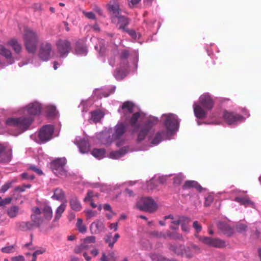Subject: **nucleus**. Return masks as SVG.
<instances>
[{"label": "nucleus", "mask_w": 261, "mask_h": 261, "mask_svg": "<svg viewBox=\"0 0 261 261\" xmlns=\"http://www.w3.org/2000/svg\"><path fill=\"white\" fill-rule=\"evenodd\" d=\"M32 212L31 219L34 227H40L42 224L50 221L53 217L52 210L49 206H44L42 211L38 207H34Z\"/></svg>", "instance_id": "1"}, {"label": "nucleus", "mask_w": 261, "mask_h": 261, "mask_svg": "<svg viewBox=\"0 0 261 261\" xmlns=\"http://www.w3.org/2000/svg\"><path fill=\"white\" fill-rule=\"evenodd\" d=\"M23 38L27 50L30 53H35L39 42L37 33L31 28H25Z\"/></svg>", "instance_id": "2"}, {"label": "nucleus", "mask_w": 261, "mask_h": 261, "mask_svg": "<svg viewBox=\"0 0 261 261\" xmlns=\"http://www.w3.org/2000/svg\"><path fill=\"white\" fill-rule=\"evenodd\" d=\"M158 122V119L154 117H150L143 123L139 124L136 131H138L137 142L142 141L148 134L151 128Z\"/></svg>", "instance_id": "3"}, {"label": "nucleus", "mask_w": 261, "mask_h": 261, "mask_svg": "<svg viewBox=\"0 0 261 261\" xmlns=\"http://www.w3.org/2000/svg\"><path fill=\"white\" fill-rule=\"evenodd\" d=\"M33 121L31 117H21L19 118H11L8 119L6 123L7 125L17 127L23 132L28 129Z\"/></svg>", "instance_id": "4"}, {"label": "nucleus", "mask_w": 261, "mask_h": 261, "mask_svg": "<svg viewBox=\"0 0 261 261\" xmlns=\"http://www.w3.org/2000/svg\"><path fill=\"white\" fill-rule=\"evenodd\" d=\"M138 209L144 212L153 213L158 207V205L153 199L150 197H142L137 203Z\"/></svg>", "instance_id": "5"}, {"label": "nucleus", "mask_w": 261, "mask_h": 261, "mask_svg": "<svg viewBox=\"0 0 261 261\" xmlns=\"http://www.w3.org/2000/svg\"><path fill=\"white\" fill-rule=\"evenodd\" d=\"M66 164L65 158L57 159L50 162V168L58 176H66L67 174V171L65 168Z\"/></svg>", "instance_id": "6"}, {"label": "nucleus", "mask_w": 261, "mask_h": 261, "mask_svg": "<svg viewBox=\"0 0 261 261\" xmlns=\"http://www.w3.org/2000/svg\"><path fill=\"white\" fill-rule=\"evenodd\" d=\"M165 118L164 125L169 132L176 131L178 128L179 122L177 116L173 114H168L163 115Z\"/></svg>", "instance_id": "7"}, {"label": "nucleus", "mask_w": 261, "mask_h": 261, "mask_svg": "<svg viewBox=\"0 0 261 261\" xmlns=\"http://www.w3.org/2000/svg\"><path fill=\"white\" fill-rule=\"evenodd\" d=\"M199 240L203 244L210 247L222 248L226 246L225 242L219 238L200 236L199 237Z\"/></svg>", "instance_id": "8"}, {"label": "nucleus", "mask_w": 261, "mask_h": 261, "mask_svg": "<svg viewBox=\"0 0 261 261\" xmlns=\"http://www.w3.org/2000/svg\"><path fill=\"white\" fill-rule=\"evenodd\" d=\"M57 50L61 58H65L69 53L71 49V43L66 39H59L56 43Z\"/></svg>", "instance_id": "9"}, {"label": "nucleus", "mask_w": 261, "mask_h": 261, "mask_svg": "<svg viewBox=\"0 0 261 261\" xmlns=\"http://www.w3.org/2000/svg\"><path fill=\"white\" fill-rule=\"evenodd\" d=\"M54 131L53 125H45L42 127L38 133V138L41 143H45L52 138Z\"/></svg>", "instance_id": "10"}, {"label": "nucleus", "mask_w": 261, "mask_h": 261, "mask_svg": "<svg viewBox=\"0 0 261 261\" xmlns=\"http://www.w3.org/2000/svg\"><path fill=\"white\" fill-rule=\"evenodd\" d=\"M52 45L48 42H42L40 46L38 56L43 61H47L50 58Z\"/></svg>", "instance_id": "11"}, {"label": "nucleus", "mask_w": 261, "mask_h": 261, "mask_svg": "<svg viewBox=\"0 0 261 261\" xmlns=\"http://www.w3.org/2000/svg\"><path fill=\"white\" fill-rule=\"evenodd\" d=\"M222 116L225 121L228 124H233L244 119L242 115L226 110L224 111Z\"/></svg>", "instance_id": "12"}, {"label": "nucleus", "mask_w": 261, "mask_h": 261, "mask_svg": "<svg viewBox=\"0 0 261 261\" xmlns=\"http://www.w3.org/2000/svg\"><path fill=\"white\" fill-rule=\"evenodd\" d=\"M199 102L206 110H211L214 106V101L208 94H204L199 97Z\"/></svg>", "instance_id": "13"}, {"label": "nucleus", "mask_w": 261, "mask_h": 261, "mask_svg": "<svg viewBox=\"0 0 261 261\" xmlns=\"http://www.w3.org/2000/svg\"><path fill=\"white\" fill-rule=\"evenodd\" d=\"M12 149L10 148L8 150H6L5 147L0 146V162H9L12 159Z\"/></svg>", "instance_id": "14"}, {"label": "nucleus", "mask_w": 261, "mask_h": 261, "mask_svg": "<svg viewBox=\"0 0 261 261\" xmlns=\"http://www.w3.org/2000/svg\"><path fill=\"white\" fill-rule=\"evenodd\" d=\"M90 230L92 233L94 234L105 232L106 230L105 225L101 221L97 220L91 223Z\"/></svg>", "instance_id": "15"}, {"label": "nucleus", "mask_w": 261, "mask_h": 261, "mask_svg": "<svg viewBox=\"0 0 261 261\" xmlns=\"http://www.w3.org/2000/svg\"><path fill=\"white\" fill-rule=\"evenodd\" d=\"M234 201L245 207L250 206L253 208H255V203L251 200L248 195H246L244 197H236L234 199Z\"/></svg>", "instance_id": "16"}, {"label": "nucleus", "mask_w": 261, "mask_h": 261, "mask_svg": "<svg viewBox=\"0 0 261 261\" xmlns=\"http://www.w3.org/2000/svg\"><path fill=\"white\" fill-rule=\"evenodd\" d=\"M117 19V26L119 30H122L123 31H127L125 27L129 23V21L127 18L123 16H115L112 18V21H114L116 19Z\"/></svg>", "instance_id": "17"}, {"label": "nucleus", "mask_w": 261, "mask_h": 261, "mask_svg": "<svg viewBox=\"0 0 261 261\" xmlns=\"http://www.w3.org/2000/svg\"><path fill=\"white\" fill-rule=\"evenodd\" d=\"M193 110L195 117L198 119H204L207 116V113L199 105L194 103Z\"/></svg>", "instance_id": "18"}, {"label": "nucleus", "mask_w": 261, "mask_h": 261, "mask_svg": "<svg viewBox=\"0 0 261 261\" xmlns=\"http://www.w3.org/2000/svg\"><path fill=\"white\" fill-rule=\"evenodd\" d=\"M34 224L30 221L18 222L16 223V228L17 230L26 231L32 230L34 228Z\"/></svg>", "instance_id": "19"}, {"label": "nucleus", "mask_w": 261, "mask_h": 261, "mask_svg": "<svg viewBox=\"0 0 261 261\" xmlns=\"http://www.w3.org/2000/svg\"><path fill=\"white\" fill-rule=\"evenodd\" d=\"M218 228L223 234L231 236L233 233V229L229 225L224 222H219L217 224Z\"/></svg>", "instance_id": "20"}, {"label": "nucleus", "mask_w": 261, "mask_h": 261, "mask_svg": "<svg viewBox=\"0 0 261 261\" xmlns=\"http://www.w3.org/2000/svg\"><path fill=\"white\" fill-rule=\"evenodd\" d=\"M119 238L120 235L118 233H116L114 237H112V233L109 232L105 235L104 240L106 243L108 244L109 247L112 248Z\"/></svg>", "instance_id": "21"}, {"label": "nucleus", "mask_w": 261, "mask_h": 261, "mask_svg": "<svg viewBox=\"0 0 261 261\" xmlns=\"http://www.w3.org/2000/svg\"><path fill=\"white\" fill-rule=\"evenodd\" d=\"M27 111L29 115H36L40 113L41 106L38 103H32L27 106Z\"/></svg>", "instance_id": "22"}, {"label": "nucleus", "mask_w": 261, "mask_h": 261, "mask_svg": "<svg viewBox=\"0 0 261 261\" xmlns=\"http://www.w3.org/2000/svg\"><path fill=\"white\" fill-rule=\"evenodd\" d=\"M126 130L125 125L123 123H118L115 127V133L113 135V137L115 139H118L124 134Z\"/></svg>", "instance_id": "23"}, {"label": "nucleus", "mask_w": 261, "mask_h": 261, "mask_svg": "<svg viewBox=\"0 0 261 261\" xmlns=\"http://www.w3.org/2000/svg\"><path fill=\"white\" fill-rule=\"evenodd\" d=\"M169 249L177 255H184L185 246L179 244H170Z\"/></svg>", "instance_id": "24"}, {"label": "nucleus", "mask_w": 261, "mask_h": 261, "mask_svg": "<svg viewBox=\"0 0 261 261\" xmlns=\"http://www.w3.org/2000/svg\"><path fill=\"white\" fill-rule=\"evenodd\" d=\"M191 188H195L199 191H201L202 187L195 180H187L186 181L182 186V189L184 190L188 189Z\"/></svg>", "instance_id": "25"}, {"label": "nucleus", "mask_w": 261, "mask_h": 261, "mask_svg": "<svg viewBox=\"0 0 261 261\" xmlns=\"http://www.w3.org/2000/svg\"><path fill=\"white\" fill-rule=\"evenodd\" d=\"M166 134L165 130L158 132L154 138L150 141V143L153 145H156L161 142L163 139V136Z\"/></svg>", "instance_id": "26"}, {"label": "nucleus", "mask_w": 261, "mask_h": 261, "mask_svg": "<svg viewBox=\"0 0 261 261\" xmlns=\"http://www.w3.org/2000/svg\"><path fill=\"white\" fill-rule=\"evenodd\" d=\"M71 208L75 211H80L82 209V205L76 197H72L70 200Z\"/></svg>", "instance_id": "27"}, {"label": "nucleus", "mask_w": 261, "mask_h": 261, "mask_svg": "<svg viewBox=\"0 0 261 261\" xmlns=\"http://www.w3.org/2000/svg\"><path fill=\"white\" fill-rule=\"evenodd\" d=\"M8 43L12 47L16 53L19 54L21 52L22 50L21 45L18 43L16 39L14 38L11 39Z\"/></svg>", "instance_id": "28"}, {"label": "nucleus", "mask_w": 261, "mask_h": 261, "mask_svg": "<svg viewBox=\"0 0 261 261\" xmlns=\"http://www.w3.org/2000/svg\"><path fill=\"white\" fill-rule=\"evenodd\" d=\"M127 151V147H124L121 148L119 150L112 152L110 154V156L111 158L117 159L121 158L123 155L125 154Z\"/></svg>", "instance_id": "29"}, {"label": "nucleus", "mask_w": 261, "mask_h": 261, "mask_svg": "<svg viewBox=\"0 0 261 261\" xmlns=\"http://www.w3.org/2000/svg\"><path fill=\"white\" fill-rule=\"evenodd\" d=\"M19 207L17 205H13L9 207L7 210V214L11 218H14L18 215Z\"/></svg>", "instance_id": "30"}, {"label": "nucleus", "mask_w": 261, "mask_h": 261, "mask_svg": "<svg viewBox=\"0 0 261 261\" xmlns=\"http://www.w3.org/2000/svg\"><path fill=\"white\" fill-rule=\"evenodd\" d=\"M79 146L80 151L83 153H87L90 150L89 143L86 140H81Z\"/></svg>", "instance_id": "31"}, {"label": "nucleus", "mask_w": 261, "mask_h": 261, "mask_svg": "<svg viewBox=\"0 0 261 261\" xmlns=\"http://www.w3.org/2000/svg\"><path fill=\"white\" fill-rule=\"evenodd\" d=\"M52 198L57 200L62 201L65 198V194L61 189L57 188L54 190V195Z\"/></svg>", "instance_id": "32"}, {"label": "nucleus", "mask_w": 261, "mask_h": 261, "mask_svg": "<svg viewBox=\"0 0 261 261\" xmlns=\"http://www.w3.org/2000/svg\"><path fill=\"white\" fill-rule=\"evenodd\" d=\"M0 55L4 56L7 59L12 58L11 51L1 44H0Z\"/></svg>", "instance_id": "33"}, {"label": "nucleus", "mask_w": 261, "mask_h": 261, "mask_svg": "<svg viewBox=\"0 0 261 261\" xmlns=\"http://www.w3.org/2000/svg\"><path fill=\"white\" fill-rule=\"evenodd\" d=\"M190 222V219L187 217H182V221L181 222V229L182 231L188 232L189 231V227L188 224Z\"/></svg>", "instance_id": "34"}, {"label": "nucleus", "mask_w": 261, "mask_h": 261, "mask_svg": "<svg viewBox=\"0 0 261 261\" xmlns=\"http://www.w3.org/2000/svg\"><path fill=\"white\" fill-rule=\"evenodd\" d=\"M140 117V114L139 112L135 113L133 114L132 117L130 118V122L132 127L134 128V129H136L137 127L138 126L136 125V123L137 122L139 118Z\"/></svg>", "instance_id": "35"}, {"label": "nucleus", "mask_w": 261, "mask_h": 261, "mask_svg": "<svg viewBox=\"0 0 261 261\" xmlns=\"http://www.w3.org/2000/svg\"><path fill=\"white\" fill-rule=\"evenodd\" d=\"M66 205L65 203L61 204L56 210L55 220H58L61 217L62 214L64 212Z\"/></svg>", "instance_id": "36"}, {"label": "nucleus", "mask_w": 261, "mask_h": 261, "mask_svg": "<svg viewBox=\"0 0 261 261\" xmlns=\"http://www.w3.org/2000/svg\"><path fill=\"white\" fill-rule=\"evenodd\" d=\"M105 150L103 149H94L92 151V154L95 158H102L105 154Z\"/></svg>", "instance_id": "37"}, {"label": "nucleus", "mask_w": 261, "mask_h": 261, "mask_svg": "<svg viewBox=\"0 0 261 261\" xmlns=\"http://www.w3.org/2000/svg\"><path fill=\"white\" fill-rule=\"evenodd\" d=\"M75 51L77 54L82 55H86L87 53V49L86 46L83 45H77Z\"/></svg>", "instance_id": "38"}, {"label": "nucleus", "mask_w": 261, "mask_h": 261, "mask_svg": "<svg viewBox=\"0 0 261 261\" xmlns=\"http://www.w3.org/2000/svg\"><path fill=\"white\" fill-rule=\"evenodd\" d=\"M76 225L80 232L84 233L86 231L87 227L83 224V220L81 218L77 219Z\"/></svg>", "instance_id": "39"}, {"label": "nucleus", "mask_w": 261, "mask_h": 261, "mask_svg": "<svg viewBox=\"0 0 261 261\" xmlns=\"http://www.w3.org/2000/svg\"><path fill=\"white\" fill-rule=\"evenodd\" d=\"M16 179H13L10 181L6 182L0 189V192L5 193L6 192L11 186L12 184L16 182Z\"/></svg>", "instance_id": "40"}, {"label": "nucleus", "mask_w": 261, "mask_h": 261, "mask_svg": "<svg viewBox=\"0 0 261 261\" xmlns=\"http://www.w3.org/2000/svg\"><path fill=\"white\" fill-rule=\"evenodd\" d=\"M134 107V104L129 101H125L123 103L122 109H126L128 113H132L133 112V109Z\"/></svg>", "instance_id": "41"}, {"label": "nucleus", "mask_w": 261, "mask_h": 261, "mask_svg": "<svg viewBox=\"0 0 261 261\" xmlns=\"http://www.w3.org/2000/svg\"><path fill=\"white\" fill-rule=\"evenodd\" d=\"M182 221V217L179 218L178 219L173 220L171 222L172 225L170 226V229L172 230H177L178 229V227L179 224H181Z\"/></svg>", "instance_id": "42"}, {"label": "nucleus", "mask_w": 261, "mask_h": 261, "mask_svg": "<svg viewBox=\"0 0 261 261\" xmlns=\"http://www.w3.org/2000/svg\"><path fill=\"white\" fill-rule=\"evenodd\" d=\"M109 9L111 12H112L113 14H118L120 12L119 6L117 4H114L112 5H109Z\"/></svg>", "instance_id": "43"}, {"label": "nucleus", "mask_w": 261, "mask_h": 261, "mask_svg": "<svg viewBox=\"0 0 261 261\" xmlns=\"http://www.w3.org/2000/svg\"><path fill=\"white\" fill-rule=\"evenodd\" d=\"M167 236L169 238L171 239L174 240H182V236L181 234L178 233H173L170 232H168L167 233Z\"/></svg>", "instance_id": "44"}, {"label": "nucleus", "mask_w": 261, "mask_h": 261, "mask_svg": "<svg viewBox=\"0 0 261 261\" xmlns=\"http://www.w3.org/2000/svg\"><path fill=\"white\" fill-rule=\"evenodd\" d=\"M150 257L153 261H168V259L166 258L163 257L162 255L157 254H151Z\"/></svg>", "instance_id": "45"}, {"label": "nucleus", "mask_w": 261, "mask_h": 261, "mask_svg": "<svg viewBox=\"0 0 261 261\" xmlns=\"http://www.w3.org/2000/svg\"><path fill=\"white\" fill-rule=\"evenodd\" d=\"M184 178V175L181 174L176 175L173 178V184L175 186L180 185Z\"/></svg>", "instance_id": "46"}, {"label": "nucleus", "mask_w": 261, "mask_h": 261, "mask_svg": "<svg viewBox=\"0 0 261 261\" xmlns=\"http://www.w3.org/2000/svg\"><path fill=\"white\" fill-rule=\"evenodd\" d=\"M247 228V226L245 224L242 223H239L236 226V229L237 231L240 233L245 232Z\"/></svg>", "instance_id": "47"}, {"label": "nucleus", "mask_w": 261, "mask_h": 261, "mask_svg": "<svg viewBox=\"0 0 261 261\" xmlns=\"http://www.w3.org/2000/svg\"><path fill=\"white\" fill-rule=\"evenodd\" d=\"M91 118L94 122H97L100 120L101 118V114L100 113L97 112H92Z\"/></svg>", "instance_id": "48"}, {"label": "nucleus", "mask_w": 261, "mask_h": 261, "mask_svg": "<svg viewBox=\"0 0 261 261\" xmlns=\"http://www.w3.org/2000/svg\"><path fill=\"white\" fill-rule=\"evenodd\" d=\"M1 251L2 252L6 253H12L15 251L14 246L10 245L8 246H6L5 247H3L1 249Z\"/></svg>", "instance_id": "49"}, {"label": "nucleus", "mask_w": 261, "mask_h": 261, "mask_svg": "<svg viewBox=\"0 0 261 261\" xmlns=\"http://www.w3.org/2000/svg\"><path fill=\"white\" fill-rule=\"evenodd\" d=\"M193 227L195 229L196 233H198L201 231L202 226L197 221L193 222Z\"/></svg>", "instance_id": "50"}, {"label": "nucleus", "mask_w": 261, "mask_h": 261, "mask_svg": "<svg viewBox=\"0 0 261 261\" xmlns=\"http://www.w3.org/2000/svg\"><path fill=\"white\" fill-rule=\"evenodd\" d=\"M114 75L117 79H121L123 77L124 72L120 69H116L114 72Z\"/></svg>", "instance_id": "51"}, {"label": "nucleus", "mask_w": 261, "mask_h": 261, "mask_svg": "<svg viewBox=\"0 0 261 261\" xmlns=\"http://www.w3.org/2000/svg\"><path fill=\"white\" fill-rule=\"evenodd\" d=\"M214 201L213 196L208 195L205 198L204 205L207 206H210Z\"/></svg>", "instance_id": "52"}, {"label": "nucleus", "mask_w": 261, "mask_h": 261, "mask_svg": "<svg viewBox=\"0 0 261 261\" xmlns=\"http://www.w3.org/2000/svg\"><path fill=\"white\" fill-rule=\"evenodd\" d=\"M85 213L88 218H91L92 217H95L97 215L96 211H92L91 210L85 211Z\"/></svg>", "instance_id": "53"}, {"label": "nucleus", "mask_w": 261, "mask_h": 261, "mask_svg": "<svg viewBox=\"0 0 261 261\" xmlns=\"http://www.w3.org/2000/svg\"><path fill=\"white\" fill-rule=\"evenodd\" d=\"M21 177L23 179H31L33 180L35 178L34 175H29L28 173L24 172L21 174Z\"/></svg>", "instance_id": "54"}, {"label": "nucleus", "mask_w": 261, "mask_h": 261, "mask_svg": "<svg viewBox=\"0 0 261 261\" xmlns=\"http://www.w3.org/2000/svg\"><path fill=\"white\" fill-rule=\"evenodd\" d=\"M184 255L187 258H191L193 255L189 247H185V249L184 250Z\"/></svg>", "instance_id": "55"}, {"label": "nucleus", "mask_w": 261, "mask_h": 261, "mask_svg": "<svg viewBox=\"0 0 261 261\" xmlns=\"http://www.w3.org/2000/svg\"><path fill=\"white\" fill-rule=\"evenodd\" d=\"M129 51L127 50H123L120 54V58L121 60H126L129 56Z\"/></svg>", "instance_id": "56"}, {"label": "nucleus", "mask_w": 261, "mask_h": 261, "mask_svg": "<svg viewBox=\"0 0 261 261\" xmlns=\"http://www.w3.org/2000/svg\"><path fill=\"white\" fill-rule=\"evenodd\" d=\"M29 169L35 172L38 175H41L43 174L42 171L40 169L37 168L35 166H31L29 167Z\"/></svg>", "instance_id": "57"}, {"label": "nucleus", "mask_w": 261, "mask_h": 261, "mask_svg": "<svg viewBox=\"0 0 261 261\" xmlns=\"http://www.w3.org/2000/svg\"><path fill=\"white\" fill-rule=\"evenodd\" d=\"M92 196H93V192L91 191H88V192L87 193L86 196L85 197V198L84 199V201H85V202L88 201H91V200H92Z\"/></svg>", "instance_id": "58"}, {"label": "nucleus", "mask_w": 261, "mask_h": 261, "mask_svg": "<svg viewBox=\"0 0 261 261\" xmlns=\"http://www.w3.org/2000/svg\"><path fill=\"white\" fill-rule=\"evenodd\" d=\"M95 241V237H94V236H90V237H88L87 238H86L84 240V242H85V243H94Z\"/></svg>", "instance_id": "59"}, {"label": "nucleus", "mask_w": 261, "mask_h": 261, "mask_svg": "<svg viewBox=\"0 0 261 261\" xmlns=\"http://www.w3.org/2000/svg\"><path fill=\"white\" fill-rule=\"evenodd\" d=\"M83 250H84V246L83 245H82L81 244L75 247V248L74 249V252L76 253H80Z\"/></svg>", "instance_id": "60"}, {"label": "nucleus", "mask_w": 261, "mask_h": 261, "mask_svg": "<svg viewBox=\"0 0 261 261\" xmlns=\"http://www.w3.org/2000/svg\"><path fill=\"white\" fill-rule=\"evenodd\" d=\"M33 8L35 11H41L42 5L40 3H35L33 5Z\"/></svg>", "instance_id": "61"}, {"label": "nucleus", "mask_w": 261, "mask_h": 261, "mask_svg": "<svg viewBox=\"0 0 261 261\" xmlns=\"http://www.w3.org/2000/svg\"><path fill=\"white\" fill-rule=\"evenodd\" d=\"M141 0H131L129 2L128 5L130 8L134 7L136 5H137Z\"/></svg>", "instance_id": "62"}, {"label": "nucleus", "mask_w": 261, "mask_h": 261, "mask_svg": "<svg viewBox=\"0 0 261 261\" xmlns=\"http://www.w3.org/2000/svg\"><path fill=\"white\" fill-rule=\"evenodd\" d=\"M12 261H24V258L22 255L14 256L12 258Z\"/></svg>", "instance_id": "63"}, {"label": "nucleus", "mask_w": 261, "mask_h": 261, "mask_svg": "<svg viewBox=\"0 0 261 261\" xmlns=\"http://www.w3.org/2000/svg\"><path fill=\"white\" fill-rule=\"evenodd\" d=\"M85 16L89 19H94L95 18V15L93 12H88L85 14Z\"/></svg>", "instance_id": "64"}]
</instances>
